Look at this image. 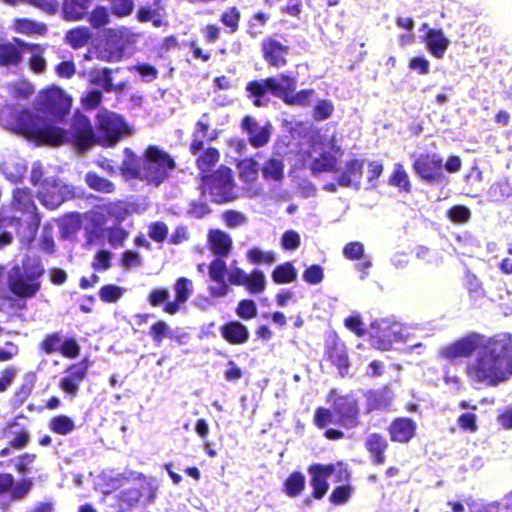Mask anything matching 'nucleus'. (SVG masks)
<instances>
[{"instance_id": "obj_1", "label": "nucleus", "mask_w": 512, "mask_h": 512, "mask_svg": "<svg viewBox=\"0 0 512 512\" xmlns=\"http://www.w3.org/2000/svg\"><path fill=\"white\" fill-rule=\"evenodd\" d=\"M466 374L474 383L495 387L512 377V336L498 334L482 340L467 363Z\"/></svg>"}, {"instance_id": "obj_2", "label": "nucleus", "mask_w": 512, "mask_h": 512, "mask_svg": "<svg viewBox=\"0 0 512 512\" xmlns=\"http://www.w3.org/2000/svg\"><path fill=\"white\" fill-rule=\"evenodd\" d=\"M174 167V160L169 154L156 146H150L146 149L141 163L134 153L126 148L120 170L126 178H138L158 186Z\"/></svg>"}, {"instance_id": "obj_3", "label": "nucleus", "mask_w": 512, "mask_h": 512, "mask_svg": "<svg viewBox=\"0 0 512 512\" xmlns=\"http://www.w3.org/2000/svg\"><path fill=\"white\" fill-rule=\"evenodd\" d=\"M6 127L37 144L60 145L68 140V135L58 127L48 124L28 111L11 114Z\"/></svg>"}, {"instance_id": "obj_4", "label": "nucleus", "mask_w": 512, "mask_h": 512, "mask_svg": "<svg viewBox=\"0 0 512 512\" xmlns=\"http://www.w3.org/2000/svg\"><path fill=\"white\" fill-rule=\"evenodd\" d=\"M295 86L294 79L281 75L279 77L251 82L248 84L247 90L256 97L254 100V105L256 106L262 105L260 97L266 92H271L273 95L282 98L288 104L302 105L307 103L313 91L303 90L294 94Z\"/></svg>"}, {"instance_id": "obj_5", "label": "nucleus", "mask_w": 512, "mask_h": 512, "mask_svg": "<svg viewBox=\"0 0 512 512\" xmlns=\"http://www.w3.org/2000/svg\"><path fill=\"white\" fill-rule=\"evenodd\" d=\"M13 204L17 210L23 211L26 218L24 220L21 218L17 219L16 217L13 219H0V248L10 244L12 241V232L6 230L8 227L16 228L22 224V221H24L28 225V237L33 238L39 223V218L35 213L36 206L34 205L28 191L24 189H16L14 191Z\"/></svg>"}, {"instance_id": "obj_6", "label": "nucleus", "mask_w": 512, "mask_h": 512, "mask_svg": "<svg viewBox=\"0 0 512 512\" xmlns=\"http://www.w3.org/2000/svg\"><path fill=\"white\" fill-rule=\"evenodd\" d=\"M42 273L43 268L36 260L29 261L22 267H13L7 276L10 291L19 297H33L40 289L37 280Z\"/></svg>"}, {"instance_id": "obj_7", "label": "nucleus", "mask_w": 512, "mask_h": 512, "mask_svg": "<svg viewBox=\"0 0 512 512\" xmlns=\"http://www.w3.org/2000/svg\"><path fill=\"white\" fill-rule=\"evenodd\" d=\"M411 328L391 319H378L371 323L370 337L373 347L389 350L394 343H407Z\"/></svg>"}, {"instance_id": "obj_8", "label": "nucleus", "mask_w": 512, "mask_h": 512, "mask_svg": "<svg viewBox=\"0 0 512 512\" xmlns=\"http://www.w3.org/2000/svg\"><path fill=\"white\" fill-rule=\"evenodd\" d=\"M96 120L100 133L96 141L103 146L111 147L121 137L132 135L134 132L133 128L120 115L114 112L100 111L97 114Z\"/></svg>"}, {"instance_id": "obj_9", "label": "nucleus", "mask_w": 512, "mask_h": 512, "mask_svg": "<svg viewBox=\"0 0 512 512\" xmlns=\"http://www.w3.org/2000/svg\"><path fill=\"white\" fill-rule=\"evenodd\" d=\"M204 189L212 200L217 203L235 198L232 171L228 167H220L211 177L205 179Z\"/></svg>"}, {"instance_id": "obj_10", "label": "nucleus", "mask_w": 512, "mask_h": 512, "mask_svg": "<svg viewBox=\"0 0 512 512\" xmlns=\"http://www.w3.org/2000/svg\"><path fill=\"white\" fill-rule=\"evenodd\" d=\"M483 338L478 333H469L450 344L442 346L438 354L441 358L448 361L468 358L477 352Z\"/></svg>"}, {"instance_id": "obj_11", "label": "nucleus", "mask_w": 512, "mask_h": 512, "mask_svg": "<svg viewBox=\"0 0 512 512\" xmlns=\"http://www.w3.org/2000/svg\"><path fill=\"white\" fill-rule=\"evenodd\" d=\"M87 373L88 365L84 361L70 365L59 381V388L68 397H76Z\"/></svg>"}, {"instance_id": "obj_12", "label": "nucleus", "mask_w": 512, "mask_h": 512, "mask_svg": "<svg viewBox=\"0 0 512 512\" xmlns=\"http://www.w3.org/2000/svg\"><path fill=\"white\" fill-rule=\"evenodd\" d=\"M71 193L70 187L66 184L56 180H45L39 191V199L47 208L55 209L60 206Z\"/></svg>"}, {"instance_id": "obj_13", "label": "nucleus", "mask_w": 512, "mask_h": 512, "mask_svg": "<svg viewBox=\"0 0 512 512\" xmlns=\"http://www.w3.org/2000/svg\"><path fill=\"white\" fill-rule=\"evenodd\" d=\"M327 402L332 403L334 412L344 426L351 427L356 424L358 408L352 396H336V392H332Z\"/></svg>"}, {"instance_id": "obj_14", "label": "nucleus", "mask_w": 512, "mask_h": 512, "mask_svg": "<svg viewBox=\"0 0 512 512\" xmlns=\"http://www.w3.org/2000/svg\"><path fill=\"white\" fill-rule=\"evenodd\" d=\"M415 172L428 182H436L441 176L442 159L433 154H421L414 161Z\"/></svg>"}, {"instance_id": "obj_15", "label": "nucleus", "mask_w": 512, "mask_h": 512, "mask_svg": "<svg viewBox=\"0 0 512 512\" xmlns=\"http://www.w3.org/2000/svg\"><path fill=\"white\" fill-rule=\"evenodd\" d=\"M325 346L328 358L338 368L339 373L344 375L348 370V356L344 344L333 331L326 332Z\"/></svg>"}, {"instance_id": "obj_16", "label": "nucleus", "mask_w": 512, "mask_h": 512, "mask_svg": "<svg viewBox=\"0 0 512 512\" xmlns=\"http://www.w3.org/2000/svg\"><path fill=\"white\" fill-rule=\"evenodd\" d=\"M41 102L50 112L63 116L71 107V98L59 87H52L41 95Z\"/></svg>"}, {"instance_id": "obj_17", "label": "nucleus", "mask_w": 512, "mask_h": 512, "mask_svg": "<svg viewBox=\"0 0 512 512\" xmlns=\"http://www.w3.org/2000/svg\"><path fill=\"white\" fill-rule=\"evenodd\" d=\"M71 138L81 151L88 149L95 141L91 124L84 115L76 114L74 116Z\"/></svg>"}, {"instance_id": "obj_18", "label": "nucleus", "mask_w": 512, "mask_h": 512, "mask_svg": "<svg viewBox=\"0 0 512 512\" xmlns=\"http://www.w3.org/2000/svg\"><path fill=\"white\" fill-rule=\"evenodd\" d=\"M175 300L167 302L164 306V312L174 315L180 310L193 293V282L185 277L178 278L174 284Z\"/></svg>"}, {"instance_id": "obj_19", "label": "nucleus", "mask_w": 512, "mask_h": 512, "mask_svg": "<svg viewBox=\"0 0 512 512\" xmlns=\"http://www.w3.org/2000/svg\"><path fill=\"white\" fill-rule=\"evenodd\" d=\"M242 128L247 132L253 147H262L268 143L271 134L270 124L260 126L252 117L246 116L242 121Z\"/></svg>"}, {"instance_id": "obj_20", "label": "nucleus", "mask_w": 512, "mask_h": 512, "mask_svg": "<svg viewBox=\"0 0 512 512\" xmlns=\"http://www.w3.org/2000/svg\"><path fill=\"white\" fill-rule=\"evenodd\" d=\"M416 427V423L409 418H397L389 427L390 438L394 442L407 443L414 437Z\"/></svg>"}, {"instance_id": "obj_21", "label": "nucleus", "mask_w": 512, "mask_h": 512, "mask_svg": "<svg viewBox=\"0 0 512 512\" xmlns=\"http://www.w3.org/2000/svg\"><path fill=\"white\" fill-rule=\"evenodd\" d=\"M341 155L340 147L336 144L334 132L331 135L322 136V172L333 170Z\"/></svg>"}, {"instance_id": "obj_22", "label": "nucleus", "mask_w": 512, "mask_h": 512, "mask_svg": "<svg viewBox=\"0 0 512 512\" xmlns=\"http://www.w3.org/2000/svg\"><path fill=\"white\" fill-rule=\"evenodd\" d=\"M238 170L240 180L248 185L246 188L248 196L253 197L259 194V188L252 186L258 178V163L253 159L242 160L238 164Z\"/></svg>"}, {"instance_id": "obj_23", "label": "nucleus", "mask_w": 512, "mask_h": 512, "mask_svg": "<svg viewBox=\"0 0 512 512\" xmlns=\"http://www.w3.org/2000/svg\"><path fill=\"white\" fill-rule=\"evenodd\" d=\"M363 165V160L355 159L349 161L346 164L345 171L338 177V184L340 186L354 187L358 189L362 178Z\"/></svg>"}, {"instance_id": "obj_24", "label": "nucleus", "mask_w": 512, "mask_h": 512, "mask_svg": "<svg viewBox=\"0 0 512 512\" xmlns=\"http://www.w3.org/2000/svg\"><path fill=\"white\" fill-rule=\"evenodd\" d=\"M449 44L450 41L442 30L428 29L426 33V46L434 57L441 59Z\"/></svg>"}, {"instance_id": "obj_25", "label": "nucleus", "mask_w": 512, "mask_h": 512, "mask_svg": "<svg viewBox=\"0 0 512 512\" xmlns=\"http://www.w3.org/2000/svg\"><path fill=\"white\" fill-rule=\"evenodd\" d=\"M3 435L8 439L9 445L16 449L25 447L29 441L28 431L18 421L9 423L5 428Z\"/></svg>"}, {"instance_id": "obj_26", "label": "nucleus", "mask_w": 512, "mask_h": 512, "mask_svg": "<svg viewBox=\"0 0 512 512\" xmlns=\"http://www.w3.org/2000/svg\"><path fill=\"white\" fill-rule=\"evenodd\" d=\"M222 337L230 344H243L249 338V331L246 326L238 321H232L220 328Z\"/></svg>"}, {"instance_id": "obj_27", "label": "nucleus", "mask_w": 512, "mask_h": 512, "mask_svg": "<svg viewBox=\"0 0 512 512\" xmlns=\"http://www.w3.org/2000/svg\"><path fill=\"white\" fill-rule=\"evenodd\" d=\"M24 51L30 54L28 63L30 69L35 73H43L46 69L44 54L46 45L21 43Z\"/></svg>"}, {"instance_id": "obj_28", "label": "nucleus", "mask_w": 512, "mask_h": 512, "mask_svg": "<svg viewBox=\"0 0 512 512\" xmlns=\"http://www.w3.org/2000/svg\"><path fill=\"white\" fill-rule=\"evenodd\" d=\"M208 241L211 251L218 256H227L232 247L231 237L221 230H211Z\"/></svg>"}, {"instance_id": "obj_29", "label": "nucleus", "mask_w": 512, "mask_h": 512, "mask_svg": "<svg viewBox=\"0 0 512 512\" xmlns=\"http://www.w3.org/2000/svg\"><path fill=\"white\" fill-rule=\"evenodd\" d=\"M265 59L273 66H281L285 63L286 48L279 42L268 40L263 43Z\"/></svg>"}, {"instance_id": "obj_30", "label": "nucleus", "mask_w": 512, "mask_h": 512, "mask_svg": "<svg viewBox=\"0 0 512 512\" xmlns=\"http://www.w3.org/2000/svg\"><path fill=\"white\" fill-rule=\"evenodd\" d=\"M92 0H65L63 3L64 18L70 21L81 19Z\"/></svg>"}, {"instance_id": "obj_31", "label": "nucleus", "mask_w": 512, "mask_h": 512, "mask_svg": "<svg viewBox=\"0 0 512 512\" xmlns=\"http://www.w3.org/2000/svg\"><path fill=\"white\" fill-rule=\"evenodd\" d=\"M366 448L373 456V461L376 464L384 463L385 457L383 455L387 448L386 439L379 434H371L366 439Z\"/></svg>"}, {"instance_id": "obj_32", "label": "nucleus", "mask_w": 512, "mask_h": 512, "mask_svg": "<svg viewBox=\"0 0 512 512\" xmlns=\"http://www.w3.org/2000/svg\"><path fill=\"white\" fill-rule=\"evenodd\" d=\"M343 255L350 260H356L363 257V261L357 265L360 270H365L371 267V260L364 257V246L360 242H350L343 248Z\"/></svg>"}, {"instance_id": "obj_33", "label": "nucleus", "mask_w": 512, "mask_h": 512, "mask_svg": "<svg viewBox=\"0 0 512 512\" xmlns=\"http://www.w3.org/2000/svg\"><path fill=\"white\" fill-rule=\"evenodd\" d=\"M12 28L15 32L28 36L35 34L43 35L47 31V28L44 24L37 23L29 19H15L13 21Z\"/></svg>"}, {"instance_id": "obj_34", "label": "nucleus", "mask_w": 512, "mask_h": 512, "mask_svg": "<svg viewBox=\"0 0 512 512\" xmlns=\"http://www.w3.org/2000/svg\"><path fill=\"white\" fill-rule=\"evenodd\" d=\"M297 272L293 264L286 262L278 265L272 272V279L276 284H286L295 281Z\"/></svg>"}, {"instance_id": "obj_35", "label": "nucleus", "mask_w": 512, "mask_h": 512, "mask_svg": "<svg viewBox=\"0 0 512 512\" xmlns=\"http://www.w3.org/2000/svg\"><path fill=\"white\" fill-rule=\"evenodd\" d=\"M389 185L397 187L400 191L410 192L411 183L409 176L403 168V165L396 163L394 165L393 173L388 181Z\"/></svg>"}, {"instance_id": "obj_36", "label": "nucleus", "mask_w": 512, "mask_h": 512, "mask_svg": "<svg viewBox=\"0 0 512 512\" xmlns=\"http://www.w3.org/2000/svg\"><path fill=\"white\" fill-rule=\"evenodd\" d=\"M243 286H245L247 291L251 294H260L266 288V277L262 271L254 270L250 274H247Z\"/></svg>"}, {"instance_id": "obj_37", "label": "nucleus", "mask_w": 512, "mask_h": 512, "mask_svg": "<svg viewBox=\"0 0 512 512\" xmlns=\"http://www.w3.org/2000/svg\"><path fill=\"white\" fill-rule=\"evenodd\" d=\"M467 504L470 512H512L511 507L507 504V499L503 504L497 502L484 503L476 500Z\"/></svg>"}, {"instance_id": "obj_38", "label": "nucleus", "mask_w": 512, "mask_h": 512, "mask_svg": "<svg viewBox=\"0 0 512 512\" xmlns=\"http://www.w3.org/2000/svg\"><path fill=\"white\" fill-rule=\"evenodd\" d=\"M49 428L56 434L67 435L75 429V423L66 415H58L50 420Z\"/></svg>"}, {"instance_id": "obj_39", "label": "nucleus", "mask_w": 512, "mask_h": 512, "mask_svg": "<svg viewBox=\"0 0 512 512\" xmlns=\"http://www.w3.org/2000/svg\"><path fill=\"white\" fill-rule=\"evenodd\" d=\"M91 34L88 28L78 27L66 33L65 39L73 48L83 47L90 39Z\"/></svg>"}, {"instance_id": "obj_40", "label": "nucleus", "mask_w": 512, "mask_h": 512, "mask_svg": "<svg viewBox=\"0 0 512 512\" xmlns=\"http://www.w3.org/2000/svg\"><path fill=\"white\" fill-rule=\"evenodd\" d=\"M21 55L17 47L11 43L0 44V64L14 65L19 63Z\"/></svg>"}, {"instance_id": "obj_41", "label": "nucleus", "mask_w": 512, "mask_h": 512, "mask_svg": "<svg viewBox=\"0 0 512 512\" xmlns=\"http://www.w3.org/2000/svg\"><path fill=\"white\" fill-rule=\"evenodd\" d=\"M305 485V478L299 472L292 473L284 483V489L288 496L295 497L300 494Z\"/></svg>"}, {"instance_id": "obj_42", "label": "nucleus", "mask_w": 512, "mask_h": 512, "mask_svg": "<svg viewBox=\"0 0 512 512\" xmlns=\"http://www.w3.org/2000/svg\"><path fill=\"white\" fill-rule=\"evenodd\" d=\"M205 115L196 124V131L194 133V139L190 145V151L196 154L203 147V142L207 139L208 122L205 121Z\"/></svg>"}, {"instance_id": "obj_43", "label": "nucleus", "mask_w": 512, "mask_h": 512, "mask_svg": "<svg viewBox=\"0 0 512 512\" xmlns=\"http://www.w3.org/2000/svg\"><path fill=\"white\" fill-rule=\"evenodd\" d=\"M332 477L335 482H343L348 480L349 473L346 466L339 462L335 465H322V478Z\"/></svg>"}, {"instance_id": "obj_44", "label": "nucleus", "mask_w": 512, "mask_h": 512, "mask_svg": "<svg viewBox=\"0 0 512 512\" xmlns=\"http://www.w3.org/2000/svg\"><path fill=\"white\" fill-rule=\"evenodd\" d=\"M85 181L90 188L99 192L111 193L114 190L112 182L94 173H87Z\"/></svg>"}, {"instance_id": "obj_45", "label": "nucleus", "mask_w": 512, "mask_h": 512, "mask_svg": "<svg viewBox=\"0 0 512 512\" xmlns=\"http://www.w3.org/2000/svg\"><path fill=\"white\" fill-rule=\"evenodd\" d=\"M137 19L140 22L152 21L155 27H160L163 23L161 13L158 8L142 6L137 12Z\"/></svg>"}, {"instance_id": "obj_46", "label": "nucleus", "mask_w": 512, "mask_h": 512, "mask_svg": "<svg viewBox=\"0 0 512 512\" xmlns=\"http://www.w3.org/2000/svg\"><path fill=\"white\" fill-rule=\"evenodd\" d=\"M247 259L253 264H272L275 261V254L272 251L252 248L247 252Z\"/></svg>"}, {"instance_id": "obj_47", "label": "nucleus", "mask_w": 512, "mask_h": 512, "mask_svg": "<svg viewBox=\"0 0 512 512\" xmlns=\"http://www.w3.org/2000/svg\"><path fill=\"white\" fill-rule=\"evenodd\" d=\"M219 152L215 148H208L198 159L197 165L202 172L209 171L219 160Z\"/></svg>"}, {"instance_id": "obj_48", "label": "nucleus", "mask_w": 512, "mask_h": 512, "mask_svg": "<svg viewBox=\"0 0 512 512\" xmlns=\"http://www.w3.org/2000/svg\"><path fill=\"white\" fill-rule=\"evenodd\" d=\"M90 81L107 91L115 89L108 69L94 70L90 75Z\"/></svg>"}, {"instance_id": "obj_49", "label": "nucleus", "mask_w": 512, "mask_h": 512, "mask_svg": "<svg viewBox=\"0 0 512 512\" xmlns=\"http://www.w3.org/2000/svg\"><path fill=\"white\" fill-rule=\"evenodd\" d=\"M208 274L211 282H221L225 280L227 267L225 261L216 258L208 266Z\"/></svg>"}, {"instance_id": "obj_50", "label": "nucleus", "mask_w": 512, "mask_h": 512, "mask_svg": "<svg viewBox=\"0 0 512 512\" xmlns=\"http://www.w3.org/2000/svg\"><path fill=\"white\" fill-rule=\"evenodd\" d=\"M266 179L280 180L283 177V163L277 159L269 160L262 169Z\"/></svg>"}, {"instance_id": "obj_51", "label": "nucleus", "mask_w": 512, "mask_h": 512, "mask_svg": "<svg viewBox=\"0 0 512 512\" xmlns=\"http://www.w3.org/2000/svg\"><path fill=\"white\" fill-rule=\"evenodd\" d=\"M239 20L240 12L235 7L226 9L221 16L222 23L227 26L231 32H235L238 29Z\"/></svg>"}, {"instance_id": "obj_52", "label": "nucleus", "mask_w": 512, "mask_h": 512, "mask_svg": "<svg viewBox=\"0 0 512 512\" xmlns=\"http://www.w3.org/2000/svg\"><path fill=\"white\" fill-rule=\"evenodd\" d=\"M236 314L245 320L254 318L257 315V307L252 300H241L236 308Z\"/></svg>"}, {"instance_id": "obj_53", "label": "nucleus", "mask_w": 512, "mask_h": 512, "mask_svg": "<svg viewBox=\"0 0 512 512\" xmlns=\"http://www.w3.org/2000/svg\"><path fill=\"white\" fill-rule=\"evenodd\" d=\"M110 3L113 14L118 17L129 16L134 9L133 0H112Z\"/></svg>"}, {"instance_id": "obj_54", "label": "nucleus", "mask_w": 512, "mask_h": 512, "mask_svg": "<svg viewBox=\"0 0 512 512\" xmlns=\"http://www.w3.org/2000/svg\"><path fill=\"white\" fill-rule=\"evenodd\" d=\"M124 293V289L116 285H106L101 288L99 296L104 302H116Z\"/></svg>"}, {"instance_id": "obj_55", "label": "nucleus", "mask_w": 512, "mask_h": 512, "mask_svg": "<svg viewBox=\"0 0 512 512\" xmlns=\"http://www.w3.org/2000/svg\"><path fill=\"white\" fill-rule=\"evenodd\" d=\"M383 172V165L379 161H370L368 162V169L366 173V178L368 182V188H375L377 186V179Z\"/></svg>"}, {"instance_id": "obj_56", "label": "nucleus", "mask_w": 512, "mask_h": 512, "mask_svg": "<svg viewBox=\"0 0 512 512\" xmlns=\"http://www.w3.org/2000/svg\"><path fill=\"white\" fill-rule=\"evenodd\" d=\"M344 324L347 329L354 332L358 336H362L365 332V325L361 319L360 314L357 312H354L351 315H349L345 319Z\"/></svg>"}, {"instance_id": "obj_57", "label": "nucleus", "mask_w": 512, "mask_h": 512, "mask_svg": "<svg viewBox=\"0 0 512 512\" xmlns=\"http://www.w3.org/2000/svg\"><path fill=\"white\" fill-rule=\"evenodd\" d=\"M457 423L461 429L471 433L476 432L478 429L477 416L472 412L461 414L457 419Z\"/></svg>"}, {"instance_id": "obj_58", "label": "nucleus", "mask_w": 512, "mask_h": 512, "mask_svg": "<svg viewBox=\"0 0 512 512\" xmlns=\"http://www.w3.org/2000/svg\"><path fill=\"white\" fill-rule=\"evenodd\" d=\"M301 242L300 235L293 230L286 231L281 237V246L285 250H295Z\"/></svg>"}, {"instance_id": "obj_59", "label": "nucleus", "mask_w": 512, "mask_h": 512, "mask_svg": "<svg viewBox=\"0 0 512 512\" xmlns=\"http://www.w3.org/2000/svg\"><path fill=\"white\" fill-rule=\"evenodd\" d=\"M470 210L465 206H454L448 211V217L456 223H465L470 219Z\"/></svg>"}, {"instance_id": "obj_60", "label": "nucleus", "mask_w": 512, "mask_h": 512, "mask_svg": "<svg viewBox=\"0 0 512 512\" xmlns=\"http://www.w3.org/2000/svg\"><path fill=\"white\" fill-rule=\"evenodd\" d=\"M352 489L350 486H339L330 495V501L335 505L346 503L351 497Z\"/></svg>"}, {"instance_id": "obj_61", "label": "nucleus", "mask_w": 512, "mask_h": 512, "mask_svg": "<svg viewBox=\"0 0 512 512\" xmlns=\"http://www.w3.org/2000/svg\"><path fill=\"white\" fill-rule=\"evenodd\" d=\"M90 22L94 27H101L109 22V12L105 7L98 6L96 7L91 15Z\"/></svg>"}, {"instance_id": "obj_62", "label": "nucleus", "mask_w": 512, "mask_h": 512, "mask_svg": "<svg viewBox=\"0 0 512 512\" xmlns=\"http://www.w3.org/2000/svg\"><path fill=\"white\" fill-rule=\"evenodd\" d=\"M107 213L117 221H123L128 215V209L123 202H115L106 206Z\"/></svg>"}, {"instance_id": "obj_63", "label": "nucleus", "mask_w": 512, "mask_h": 512, "mask_svg": "<svg viewBox=\"0 0 512 512\" xmlns=\"http://www.w3.org/2000/svg\"><path fill=\"white\" fill-rule=\"evenodd\" d=\"M227 276L228 282L230 284L243 286L246 280L247 273L243 269L232 265L230 269L227 271Z\"/></svg>"}, {"instance_id": "obj_64", "label": "nucleus", "mask_w": 512, "mask_h": 512, "mask_svg": "<svg viewBox=\"0 0 512 512\" xmlns=\"http://www.w3.org/2000/svg\"><path fill=\"white\" fill-rule=\"evenodd\" d=\"M207 289L212 298L225 297L230 291L229 285L225 280L212 282V284L208 285Z\"/></svg>"}]
</instances>
